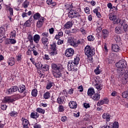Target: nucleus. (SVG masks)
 I'll use <instances>...</instances> for the list:
<instances>
[{"mask_svg":"<svg viewBox=\"0 0 128 128\" xmlns=\"http://www.w3.org/2000/svg\"><path fill=\"white\" fill-rule=\"evenodd\" d=\"M58 111L60 112H62L64 110V106L62 105H60L58 108Z\"/></svg>","mask_w":128,"mask_h":128,"instance_id":"obj_51","label":"nucleus"},{"mask_svg":"<svg viewBox=\"0 0 128 128\" xmlns=\"http://www.w3.org/2000/svg\"><path fill=\"white\" fill-rule=\"evenodd\" d=\"M84 42V40L82 38L76 40L74 37H70L68 40V44L70 46H72L74 48H78V44H82Z\"/></svg>","mask_w":128,"mask_h":128,"instance_id":"obj_3","label":"nucleus"},{"mask_svg":"<svg viewBox=\"0 0 128 128\" xmlns=\"http://www.w3.org/2000/svg\"><path fill=\"white\" fill-rule=\"evenodd\" d=\"M116 66L118 68L117 72L120 74V76H124L126 66V61L124 60H120L116 64Z\"/></svg>","mask_w":128,"mask_h":128,"instance_id":"obj_2","label":"nucleus"},{"mask_svg":"<svg viewBox=\"0 0 128 128\" xmlns=\"http://www.w3.org/2000/svg\"><path fill=\"white\" fill-rule=\"evenodd\" d=\"M72 26H74V24H72V22L68 21L64 24V28L68 30L69 28H72Z\"/></svg>","mask_w":128,"mask_h":128,"instance_id":"obj_13","label":"nucleus"},{"mask_svg":"<svg viewBox=\"0 0 128 128\" xmlns=\"http://www.w3.org/2000/svg\"><path fill=\"white\" fill-rule=\"evenodd\" d=\"M123 32L124 34L128 33V24L126 23L123 26Z\"/></svg>","mask_w":128,"mask_h":128,"instance_id":"obj_28","label":"nucleus"},{"mask_svg":"<svg viewBox=\"0 0 128 128\" xmlns=\"http://www.w3.org/2000/svg\"><path fill=\"white\" fill-rule=\"evenodd\" d=\"M10 42L12 44H14L16 43V40H14V39L12 38V39H10Z\"/></svg>","mask_w":128,"mask_h":128,"instance_id":"obj_60","label":"nucleus"},{"mask_svg":"<svg viewBox=\"0 0 128 128\" xmlns=\"http://www.w3.org/2000/svg\"><path fill=\"white\" fill-rule=\"evenodd\" d=\"M19 88H18V90L19 92H21V94L24 92L26 90V86L24 84L20 85Z\"/></svg>","mask_w":128,"mask_h":128,"instance_id":"obj_25","label":"nucleus"},{"mask_svg":"<svg viewBox=\"0 0 128 128\" xmlns=\"http://www.w3.org/2000/svg\"><path fill=\"white\" fill-rule=\"evenodd\" d=\"M9 114H10V116H17L18 113L16 111H12Z\"/></svg>","mask_w":128,"mask_h":128,"instance_id":"obj_42","label":"nucleus"},{"mask_svg":"<svg viewBox=\"0 0 128 128\" xmlns=\"http://www.w3.org/2000/svg\"><path fill=\"white\" fill-rule=\"evenodd\" d=\"M18 87L17 86H13L6 90V94H12L13 92H18Z\"/></svg>","mask_w":128,"mask_h":128,"instance_id":"obj_8","label":"nucleus"},{"mask_svg":"<svg viewBox=\"0 0 128 128\" xmlns=\"http://www.w3.org/2000/svg\"><path fill=\"white\" fill-rule=\"evenodd\" d=\"M58 54V50H50V54L51 56H56Z\"/></svg>","mask_w":128,"mask_h":128,"instance_id":"obj_33","label":"nucleus"},{"mask_svg":"<svg viewBox=\"0 0 128 128\" xmlns=\"http://www.w3.org/2000/svg\"><path fill=\"white\" fill-rule=\"evenodd\" d=\"M32 96L36 98L38 96V90L36 89H34L32 92Z\"/></svg>","mask_w":128,"mask_h":128,"instance_id":"obj_39","label":"nucleus"},{"mask_svg":"<svg viewBox=\"0 0 128 128\" xmlns=\"http://www.w3.org/2000/svg\"><path fill=\"white\" fill-rule=\"evenodd\" d=\"M43 24H44V23L42 22H40V21L37 22L36 26L38 28H42Z\"/></svg>","mask_w":128,"mask_h":128,"instance_id":"obj_44","label":"nucleus"},{"mask_svg":"<svg viewBox=\"0 0 128 128\" xmlns=\"http://www.w3.org/2000/svg\"><path fill=\"white\" fill-rule=\"evenodd\" d=\"M85 54L86 55L88 60H92V56H94V49L92 48L90 46L88 45L84 48Z\"/></svg>","mask_w":128,"mask_h":128,"instance_id":"obj_4","label":"nucleus"},{"mask_svg":"<svg viewBox=\"0 0 128 128\" xmlns=\"http://www.w3.org/2000/svg\"><path fill=\"white\" fill-rule=\"evenodd\" d=\"M88 42H94V37L92 35H90L88 36Z\"/></svg>","mask_w":128,"mask_h":128,"instance_id":"obj_41","label":"nucleus"},{"mask_svg":"<svg viewBox=\"0 0 128 128\" xmlns=\"http://www.w3.org/2000/svg\"><path fill=\"white\" fill-rule=\"evenodd\" d=\"M20 96H17L15 97H14L13 96H6L3 99V102H4V104L12 103L14 102H16V100H18Z\"/></svg>","mask_w":128,"mask_h":128,"instance_id":"obj_5","label":"nucleus"},{"mask_svg":"<svg viewBox=\"0 0 128 128\" xmlns=\"http://www.w3.org/2000/svg\"><path fill=\"white\" fill-rule=\"evenodd\" d=\"M51 68L52 70V74L56 80H58L62 76V65L52 63L51 64Z\"/></svg>","mask_w":128,"mask_h":128,"instance_id":"obj_1","label":"nucleus"},{"mask_svg":"<svg viewBox=\"0 0 128 128\" xmlns=\"http://www.w3.org/2000/svg\"><path fill=\"white\" fill-rule=\"evenodd\" d=\"M112 52H120V47H119L118 45L116 44H112Z\"/></svg>","mask_w":128,"mask_h":128,"instance_id":"obj_12","label":"nucleus"},{"mask_svg":"<svg viewBox=\"0 0 128 128\" xmlns=\"http://www.w3.org/2000/svg\"><path fill=\"white\" fill-rule=\"evenodd\" d=\"M50 68V66L46 64H44L42 66V70L44 72H48Z\"/></svg>","mask_w":128,"mask_h":128,"instance_id":"obj_29","label":"nucleus"},{"mask_svg":"<svg viewBox=\"0 0 128 128\" xmlns=\"http://www.w3.org/2000/svg\"><path fill=\"white\" fill-rule=\"evenodd\" d=\"M114 40H116V42H120V37L118 36H114Z\"/></svg>","mask_w":128,"mask_h":128,"instance_id":"obj_46","label":"nucleus"},{"mask_svg":"<svg viewBox=\"0 0 128 128\" xmlns=\"http://www.w3.org/2000/svg\"><path fill=\"white\" fill-rule=\"evenodd\" d=\"M8 66H12L14 64V58H9L7 62Z\"/></svg>","mask_w":128,"mask_h":128,"instance_id":"obj_20","label":"nucleus"},{"mask_svg":"<svg viewBox=\"0 0 128 128\" xmlns=\"http://www.w3.org/2000/svg\"><path fill=\"white\" fill-rule=\"evenodd\" d=\"M107 6H108V8H110V10H112V8H113L112 4L111 2L108 3L107 4Z\"/></svg>","mask_w":128,"mask_h":128,"instance_id":"obj_57","label":"nucleus"},{"mask_svg":"<svg viewBox=\"0 0 128 128\" xmlns=\"http://www.w3.org/2000/svg\"><path fill=\"white\" fill-rule=\"evenodd\" d=\"M34 48H36V46L34 45L33 48H32V52H33V54L34 56H38V52H36V50H34Z\"/></svg>","mask_w":128,"mask_h":128,"instance_id":"obj_48","label":"nucleus"},{"mask_svg":"<svg viewBox=\"0 0 128 128\" xmlns=\"http://www.w3.org/2000/svg\"><path fill=\"white\" fill-rule=\"evenodd\" d=\"M84 106L85 108H90V104L84 103Z\"/></svg>","mask_w":128,"mask_h":128,"instance_id":"obj_58","label":"nucleus"},{"mask_svg":"<svg viewBox=\"0 0 128 128\" xmlns=\"http://www.w3.org/2000/svg\"><path fill=\"white\" fill-rule=\"evenodd\" d=\"M103 100V102H104V104H108V99L106 98H104V99L102 100Z\"/></svg>","mask_w":128,"mask_h":128,"instance_id":"obj_55","label":"nucleus"},{"mask_svg":"<svg viewBox=\"0 0 128 128\" xmlns=\"http://www.w3.org/2000/svg\"><path fill=\"white\" fill-rule=\"evenodd\" d=\"M6 108H8V106H6V105L4 104V105H1V108L2 110H6Z\"/></svg>","mask_w":128,"mask_h":128,"instance_id":"obj_64","label":"nucleus"},{"mask_svg":"<svg viewBox=\"0 0 128 128\" xmlns=\"http://www.w3.org/2000/svg\"><path fill=\"white\" fill-rule=\"evenodd\" d=\"M31 24H30V20H27L26 21L24 24V25L25 26H26L27 28L30 27L31 26Z\"/></svg>","mask_w":128,"mask_h":128,"instance_id":"obj_47","label":"nucleus"},{"mask_svg":"<svg viewBox=\"0 0 128 128\" xmlns=\"http://www.w3.org/2000/svg\"><path fill=\"white\" fill-rule=\"evenodd\" d=\"M5 32L6 30L4 29V28L2 27L0 28V38L4 36Z\"/></svg>","mask_w":128,"mask_h":128,"instance_id":"obj_31","label":"nucleus"},{"mask_svg":"<svg viewBox=\"0 0 128 128\" xmlns=\"http://www.w3.org/2000/svg\"><path fill=\"white\" fill-rule=\"evenodd\" d=\"M28 6H30V2H28V0H26L22 4V6L23 8H28Z\"/></svg>","mask_w":128,"mask_h":128,"instance_id":"obj_27","label":"nucleus"},{"mask_svg":"<svg viewBox=\"0 0 128 128\" xmlns=\"http://www.w3.org/2000/svg\"><path fill=\"white\" fill-rule=\"evenodd\" d=\"M95 86L96 88V89L99 90H102V85L101 84H95Z\"/></svg>","mask_w":128,"mask_h":128,"instance_id":"obj_40","label":"nucleus"},{"mask_svg":"<svg viewBox=\"0 0 128 128\" xmlns=\"http://www.w3.org/2000/svg\"><path fill=\"white\" fill-rule=\"evenodd\" d=\"M8 12H10V16H14V9L10 7L8 8Z\"/></svg>","mask_w":128,"mask_h":128,"instance_id":"obj_53","label":"nucleus"},{"mask_svg":"<svg viewBox=\"0 0 128 128\" xmlns=\"http://www.w3.org/2000/svg\"><path fill=\"white\" fill-rule=\"evenodd\" d=\"M50 50H58V48H56V42H53L52 44H51L50 45Z\"/></svg>","mask_w":128,"mask_h":128,"instance_id":"obj_30","label":"nucleus"},{"mask_svg":"<svg viewBox=\"0 0 128 128\" xmlns=\"http://www.w3.org/2000/svg\"><path fill=\"white\" fill-rule=\"evenodd\" d=\"M115 32L116 34H124V30L122 29V28L120 26H116L115 28Z\"/></svg>","mask_w":128,"mask_h":128,"instance_id":"obj_14","label":"nucleus"},{"mask_svg":"<svg viewBox=\"0 0 128 128\" xmlns=\"http://www.w3.org/2000/svg\"><path fill=\"white\" fill-rule=\"evenodd\" d=\"M74 50L72 48H69L66 49L65 52V56H67V58H70V56H74Z\"/></svg>","mask_w":128,"mask_h":128,"instance_id":"obj_9","label":"nucleus"},{"mask_svg":"<svg viewBox=\"0 0 128 128\" xmlns=\"http://www.w3.org/2000/svg\"><path fill=\"white\" fill-rule=\"evenodd\" d=\"M74 65V63H72V60H70L68 64V70L72 72Z\"/></svg>","mask_w":128,"mask_h":128,"instance_id":"obj_17","label":"nucleus"},{"mask_svg":"<svg viewBox=\"0 0 128 128\" xmlns=\"http://www.w3.org/2000/svg\"><path fill=\"white\" fill-rule=\"evenodd\" d=\"M124 78L125 80H126V82H128V69L125 70V71L124 72Z\"/></svg>","mask_w":128,"mask_h":128,"instance_id":"obj_35","label":"nucleus"},{"mask_svg":"<svg viewBox=\"0 0 128 128\" xmlns=\"http://www.w3.org/2000/svg\"><path fill=\"white\" fill-rule=\"evenodd\" d=\"M68 16L70 18H80L82 16L80 13L75 10H70L68 13Z\"/></svg>","mask_w":128,"mask_h":128,"instance_id":"obj_6","label":"nucleus"},{"mask_svg":"<svg viewBox=\"0 0 128 128\" xmlns=\"http://www.w3.org/2000/svg\"><path fill=\"white\" fill-rule=\"evenodd\" d=\"M80 57H78V56H76V57L74 58V60L72 61V64H78L80 62Z\"/></svg>","mask_w":128,"mask_h":128,"instance_id":"obj_23","label":"nucleus"},{"mask_svg":"<svg viewBox=\"0 0 128 128\" xmlns=\"http://www.w3.org/2000/svg\"><path fill=\"white\" fill-rule=\"evenodd\" d=\"M104 104V102L102 100H99V102H97L98 106H102Z\"/></svg>","mask_w":128,"mask_h":128,"instance_id":"obj_49","label":"nucleus"},{"mask_svg":"<svg viewBox=\"0 0 128 128\" xmlns=\"http://www.w3.org/2000/svg\"><path fill=\"white\" fill-rule=\"evenodd\" d=\"M94 89L92 88H88V95L89 96H94Z\"/></svg>","mask_w":128,"mask_h":128,"instance_id":"obj_18","label":"nucleus"},{"mask_svg":"<svg viewBox=\"0 0 128 128\" xmlns=\"http://www.w3.org/2000/svg\"><path fill=\"white\" fill-rule=\"evenodd\" d=\"M30 118H36V113L32 112L30 114Z\"/></svg>","mask_w":128,"mask_h":128,"instance_id":"obj_61","label":"nucleus"},{"mask_svg":"<svg viewBox=\"0 0 128 128\" xmlns=\"http://www.w3.org/2000/svg\"><path fill=\"white\" fill-rule=\"evenodd\" d=\"M36 112H39L40 114H44V112H46V110L40 108H37L36 109Z\"/></svg>","mask_w":128,"mask_h":128,"instance_id":"obj_37","label":"nucleus"},{"mask_svg":"<svg viewBox=\"0 0 128 128\" xmlns=\"http://www.w3.org/2000/svg\"><path fill=\"white\" fill-rule=\"evenodd\" d=\"M72 72H76L78 70V64H74L73 66V69Z\"/></svg>","mask_w":128,"mask_h":128,"instance_id":"obj_59","label":"nucleus"},{"mask_svg":"<svg viewBox=\"0 0 128 128\" xmlns=\"http://www.w3.org/2000/svg\"><path fill=\"white\" fill-rule=\"evenodd\" d=\"M102 32L104 38H108V36L110 32H108V30H102Z\"/></svg>","mask_w":128,"mask_h":128,"instance_id":"obj_24","label":"nucleus"},{"mask_svg":"<svg viewBox=\"0 0 128 128\" xmlns=\"http://www.w3.org/2000/svg\"><path fill=\"white\" fill-rule=\"evenodd\" d=\"M93 12H94V14H96V16L99 18H102V15L100 14V13L98 12V8L94 9V10H93Z\"/></svg>","mask_w":128,"mask_h":128,"instance_id":"obj_26","label":"nucleus"},{"mask_svg":"<svg viewBox=\"0 0 128 128\" xmlns=\"http://www.w3.org/2000/svg\"><path fill=\"white\" fill-rule=\"evenodd\" d=\"M122 96L124 98H128V90L124 91L122 93Z\"/></svg>","mask_w":128,"mask_h":128,"instance_id":"obj_38","label":"nucleus"},{"mask_svg":"<svg viewBox=\"0 0 128 128\" xmlns=\"http://www.w3.org/2000/svg\"><path fill=\"white\" fill-rule=\"evenodd\" d=\"M70 108H76V102L74 101H70L68 104Z\"/></svg>","mask_w":128,"mask_h":128,"instance_id":"obj_16","label":"nucleus"},{"mask_svg":"<svg viewBox=\"0 0 128 128\" xmlns=\"http://www.w3.org/2000/svg\"><path fill=\"white\" fill-rule=\"evenodd\" d=\"M28 40L30 42V44L31 46H34V36L32 34H28Z\"/></svg>","mask_w":128,"mask_h":128,"instance_id":"obj_19","label":"nucleus"},{"mask_svg":"<svg viewBox=\"0 0 128 128\" xmlns=\"http://www.w3.org/2000/svg\"><path fill=\"white\" fill-rule=\"evenodd\" d=\"M16 60H17L18 62H20V60H22V54H19L17 56Z\"/></svg>","mask_w":128,"mask_h":128,"instance_id":"obj_63","label":"nucleus"},{"mask_svg":"<svg viewBox=\"0 0 128 128\" xmlns=\"http://www.w3.org/2000/svg\"><path fill=\"white\" fill-rule=\"evenodd\" d=\"M54 83L52 82H49L48 84H46V90H50L52 86H54Z\"/></svg>","mask_w":128,"mask_h":128,"instance_id":"obj_32","label":"nucleus"},{"mask_svg":"<svg viewBox=\"0 0 128 128\" xmlns=\"http://www.w3.org/2000/svg\"><path fill=\"white\" fill-rule=\"evenodd\" d=\"M108 18L110 20H116V16L112 13H110L108 14Z\"/></svg>","mask_w":128,"mask_h":128,"instance_id":"obj_22","label":"nucleus"},{"mask_svg":"<svg viewBox=\"0 0 128 128\" xmlns=\"http://www.w3.org/2000/svg\"><path fill=\"white\" fill-rule=\"evenodd\" d=\"M57 102L60 104H66V96H59L57 98Z\"/></svg>","mask_w":128,"mask_h":128,"instance_id":"obj_10","label":"nucleus"},{"mask_svg":"<svg viewBox=\"0 0 128 128\" xmlns=\"http://www.w3.org/2000/svg\"><path fill=\"white\" fill-rule=\"evenodd\" d=\"M80 30L82 33V34H83V36H86V30H84V28H80Z\"/></svg>","mask_w":128,"mask_h":128,"instance_id":"obj_52","label":"nucleus"},{"mask_svg":"<svg viewBox=\"0 0 128 128\" xmlns=\"http://www.w3.org/2000/svg\"><path fill=\"white\" fill-rule=\"evenodd\" d=\"M119 24L120 26H124V24H126V20L120 19V22Z\"/></svg>","mask_w":128,"mask_h":128,"instance_id":"obj_54","label":"nucleus"},{"mask_svg":"<svg viewBox=\"0 0 128 128\" xmlns=\"http://www.w3.org/2000/svg\"><path fill=\"white\" fill-rule=\"evenodd\" d=\"M64 44V40L58 39V41L57 42V44Z\"/></svg>","mask_w":128,"mask_h":128,"instance_id":"obj_62","label":"nucleus"},{"mask_svg":"<svg viewBox=\"0 0 128 128\" xmlns=\"http://www.w3.org/2000/svg\"><path fill=\"white\" fill-rule=\"evenodd\" d=\"M22 121L23 128H28V124H30L28 120L24 118H22Z\"/></svg>","mask_w":128,"mask_h":128,"instance_id":"obj_11","label":"nucleus"},{"mask_svg":"<svg viewBox=\"0 0 128 128\" xmlns=\"http://www.w3.org/2000/svg\"><path fill=\"white\" fill-rule=\"evenodd\" d=\"M40 40V36L38 34H35L33 36V40L35 42V44H38Z\"/></svg>","mask_w":128,"mask_h":128,"instance_id":"obj_15","label":"nucleus"},{"mask_svg":"<svg viewBox=\"0 0 128 128\" xmlns=\"http://www.w3.org/2000/svg\"><path fill=\"white\" fill-rule=\"evenodd\" d=\"M92 98L96 102H98L100 98V94L96 93L92 96Z\"/></svg>","mask_w":128,"mask_h":128,"instance_id":"obj_21","label":"nucleus"},{"mask_svg":"<svg viewBox=\"0 0 128 128\" xmlns=\"http://www.w3.org/2000/svg\"><path fill=\"white\" fill-rule=\"evenodd\" d=\"M50 93L49 92H46L44 94V98H45V100H48V98H50Z\"/></svg>","mask_w":128,"mask_h":128,"instance_id":"obj_36","label":"nucleus"},{"mask_svg":"<svg viewBox=\"0 0 128 128\" xmlns=\"http://www.w3.org/2000/svg\"><path fill=\"white\" fill-rule=\"evenodd\" d=\"M36 64L37 66H36V68H38V70H42V66H44V64H42V62H38Z\"/></svg>","mask_w":128,"mask_h":128,"instance_id":"obj_45","label":"nucleus"},{"mask_svg":"<svg viewBox=\"0 0 128 128\" xmlns=\"http://www.w3.org/2000/svg\"><path fill=\"white\" fill-rule=\"evenodd\" d=\"M41 42L44 44V50H48V44H50L48 38L46 37H43L41 39Z\"/></svg>","mask_w":128,"mask_h":128,"instance_id":"obj_7","label":"nucleus"},{"mask_svg":"<svg viewBox=\"0 0 128 128\" xmlns=\"http://www.w3.org/2000/svg\"><path fill=\"white\" fill-rule=\"evenodd\" d=\"M42 36H44V38H48V32H43L42 34Z\"/></svg>","mask_w":128,"mask_h":128,"instance_id":"obj_56","label":"nucleus"},{"mask_svg":"<svg viewBox=\"0 0 128 128\" xmlns=\"http://www.w3.org/2000/svg\"><path fill=\"white\" fill-rule=\"evenodd\" d=\"M112 128H118V122H114L112 124Z\"/></svg>","mask_w":128,"mask_h":128,"instance_id":"obj_50","label":"nucleus"},{"mask_svg":"<svg viewBox=\"0 0 128 128\" xmlns=\"http://www.w3.org/2000/svg\"><path fill=\"white\" fill-rule=\"evenodd\" d=\"M16 32L14 30L11 32L10 38H16Z\"/></svg>","mask_w":128,"mask_h":128,"instance_id":"obj_43","label":"nucleus"},{"mask_svg":"<svg viewBox=\"0 0 128 128\" xmlns=\"http://www.w3.org/2000/svg\"><path fill=\"white\" fill-rule=\"evenodd\" d=\"M42 16H40V13L37 12L36 13L34 16H33V18H34V20H40V18Z\"/></svg>","mask_w":128,"mask_h":128,"instance_id":"obj_34","label":"nucleus"}]
</instances>
